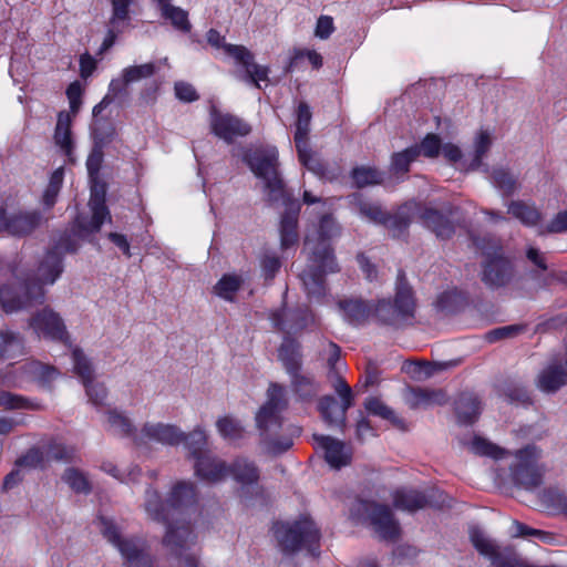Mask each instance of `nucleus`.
I'll return each mask as SVG.
<instances>
[{"instance_id": "nucleus-23", "label": "nucleus", "mask_w": 567, "mask_h": 567, "mask_svg": "<svg viewBox=\"0 0 567 567\" xmlns=\"http://www.w3.org/2000/svg\"><path fill=\"white\" fill-rule=\"evenodd\" d=\"M114 135V128L107 127V132L94 131L93 147L86 159V169L91 181H95L99 177V173L103 163V148L112 141Z\"/></svg>"}, {"instance_id": "nucleus-48", "label": "nucleus", "mask_w": 567, "mask_h": 567, "mask_svg": "<svg viewBox=\"0 0 567 567\" xmlns=\"http://www.w3.org/2000/svg\"><path fill=\"white\" fill-rule=\"evenodd\" d=\"M351 177L355 186L362 188L382 183L383 174L370 166H358L352 169Z\"/></svg>"}, {"instance_id": "nucleus-55", "label": "nucleus", "mask_w": 567, "mask_h": 567, "mask_svg": "<svg viewBox=\"0 0 567 567\" xmlns=\"http://www.w3.org/2000/svg\"><path fill=\"white\" fill-rule=\"evenodd\" d=\"M419 157V150L408 147L392 155L391 167L395 173H408L410 164Z\"/></svg>"}, {"instance_id": "nucleus-53", "label": "nucleus", "mask_w": 567, "mask_h": 567, "mask_svg": "<svg viewBox=\"0 0 567 567\" xmlns=\"http://www.w3.org/2000/svg\"><path fill=\"white\" fill-rule=\"evenodd\" d=\"M470 449L476 455L489 456L495 460H501L506 454L503 449L480 436L473 439Z\"/></svg>"}, {"instance_id": "nucleus-13", "label": "nucleus", "mask_w": 567, "mask_h": 567, "mask_svg": "<svg viewBox=\"0 0 567 567\" xmlns=\"http://www.w3.org/2000/svg\"><path fill=\"white\" fill-rule=\"evenodd\" d=\"M516 462L511 466L513 482L526 491L542 485L544 468L538 465L540 451L535 445H527L515 452Z\"/></svg>"}, {"instance_id": "nucleus-18", "label": "nucleus", "mask_w": 567, "mask_h": 567, "mask_svg": "<svg viewBox=\"0 0 567 567\" xmlns=\"http://www.w3.org/2000/svg\"><path fill=\"white\" fill-rule=\"evenodd\" d=\"M210 125L213 133L226 143H231L236 137H243L250 133V126L241 118L231 114H221L212 111Z\"/></svg>"}, {"instance_id": "nucleus-63", "label": "nucleus", "mask_w": 567, "mask_h": 567, "mask_svg": "<svg viewBox=\"0 0 567 567\" xmlns=\"http://www.w3.org/2000/svg\"><path fill=\"white\" fill-rule=\"evenodd\" d=\"M75 450L59 442L49 445L48 456L55 461L71 462L74 458Z\"/></svg>"}, {"instance_id": "nucleus-57", "label": "nucleus", "mask_w": 567, "mask_h": 567, "mask_svg": "<svg viewBox=\"0 0 567 567\" xmlns=\"http://www.w3.org/2000/svg\"><path fill=\"white\" fill-rule=\"evenodd\" d=\"M441 138L433 133L425 135L420 144L412 146V148L419 150V156L423 155L427 158H436L441 152Z\"/></svg>"}, {"instance_id": "nucleus-60", "label": "nucleus", "mask_w": 567, "mask_h": 567, "mask_svg": "<svg viewBox=\"0 0 567 567\" xmlns=\"http://www.w3.org/2000/svg\"><path fill=\"white\" fill-rule=\"evenodd\" d=\"M567 231V210L557 213L554 218L546 225H540L538 235L545 236L549 234H561Z\"/></svg>"}, {"instance_id": "nucleus-51", "label": "nucleus", "mask_w": 567, "mask_h": 567, "mask_svg": "<svg viewBox=\"0 0 567 567\" xmlns=\"http://www.w3.org/2000/svg\"><path fill=\"white\" fill-rule=\"evenodd\" d=\"M0 406L6 410H38L39 405L29 399L8 391H0Z\"/></svg>"}, {"instance_id": "nucleus-12", "label": "nucleus", "mask_w": 567, "mask_h": 567, "mask_svg": "<svg viewBox=\"0 0 567 567\" xmlns=\"http://www.w3.org/2000/svg\"><path fill=\"white\" fill-rule=\"evenodd\" d=\"M359 212L370 221L383 225L393 233L394 237H400L410 226L413 213L417 212L416 202H408L393 214L385 213L377 203L360 200L358 203Z\"/></svg>"}, {"instance_id": "nucleus-2", "label": "nucleus", "mask_w": 567, "mask_h": 567, "mask_svg": "<svg viewBox=\"0 0 567 567\" xmlns=\"http://www.w3.org/2000/svg\"><path fill=\"white\" fill-rule=\"evenodd\" d=\"M197 503L196 486L186 481L175 483L165 502L157 489L145 491L144 508L148 517L166 526L163 545L181 554L196 538L190 522L186 519Z\"/></svg>"}, {"instance_id": "nucleus-15", "label": "nucleus", "mask_w": 567, "mask_h": 567, "mask_svg": "<svg viewBox=\"0 0 567 567\" xmlns=\"http://www.w3.org/2000/svg\"><path fill=\"white\" fill-rule=\"evenodd\" d=\"M28 328L45 340L70 344V334L61 316L49 307L35 311L28 320Z\"/></svg>"}, {"instance_id": "nucleus-21", "label": "nucleus", "mask_w": 567, "mask_h": 567, "mask_svg": "<svg viewBox=\"0 0 567 567\" xmlns=\"http://www.w3.org/2000/svg\"><path fill=\"white\" fill-rule=\"evenodd\" d=\"M417 212L413 213L412 220L419 218L423 225L432 230L437 238L449 239L454 234V225L439 210L433 208L423 207L416 203Z\"/></svg>"}, {"instance_id": "nucleus-3", "label": "nucleus", "mask_w": 567, "mask_h": 567, "mask_svg": "<svg viewBox=\"0 0 567 567\" xmlns=\"http://www.w3.org/2000/svg\"><path fill=\"white\" fill-rule=\"evenodd\" d=\"M318 234L319 241L310 248L308 264L299 275L308 297L317 300L326 295L324 276L340 270L328 243L339 234V227L331 216L326 215L321 218Z\"/></svg>"}, {"instance_id": "nucleus-34", "label": "nucleus", "mask_w": 567, "mask_h": 567, "mask_svg": "<svg viewBox=\"0 0 567 567\" xmlns=\"http://www.w3.org/2000/svg\"><path fill=\"white\" fill-rule=\"evenodd\" d=\"M405 399L411 409L445 403L444 392L423 388H410Z\"/></svg>"}, {"instance_id": "nucleus-38", "label": "nucleus", "mask_w": 567, "mask_h": 567, "mask_svg": "<svg viewBox=\"0 0 567 567\" xmlns=\"http://www.w3.org/2000/svg\"><path fill=\"white\" fill-rule=\"evenodd\" d=\"M492 184L503 196L514 195L520 187L518 176L506 167H495L491 173Z\"/></svg>"}, {"instance_id": "nucleus-7", "label": "nucleus", "mask_w": 567, "mask_h": 567, "mask_svg": "<svg viewBox=\"0 0 567 567\" xmlns=\"http://www.w3.org/2000/svg\"><path fill=\"white\" fill-rule=\"evenodd\" d=\"M415 307L414 291L406 280L405 272L399 270L394 299L380 300L374 308V315L384 324L401 327L414 318Z\"/></svg>"}, {"instance_id": "nucleus-40", "label": "nucleus", "mask_w": 567, "mask_h": 567, "mask_svg": "<svg viewBox=\"0 0 567 567\" xmlns=\"http://www.w3.org/2000/svg\"><path fill=\"white\" fill-rule=\"evenodd\" d=\"M339 307L351 324L363 323L371 313V307L360 299L341 300Z\"/></svg>"}, {"instance_id": "nucleus-30", "label": "nucleus", "mask_w": 567, "mask_h": 567, "mask_svg": "<svg viewBox=\"0 0 567 567\" xmlns=\"http://www.w3.org/2000/svg\"><path fill=\"white\" fill-rule=\"evenodd\" d=\"M455 412L461 424H473L482 412L481 401L474 393H461L455 401Z\"/></svg>"}, {"instance_id": "nucleus-37", "label": "nucleus", "mask_w": 567, "mask_h": 567, "mask_svg": "<svg viewBox=\"0 0 567 567\" xmlns=\"http://www.w3.org/2000/svg\"><path fill=\"white\" fill-rule=\"evenodd\" d=\"M298 213L296 210H288L281 216L280 220V246L281 249H288L298 243Z\"/></svg>"}, {"instance_id": "nucleus-1", "label": "nucleus", "mask_w": 567, "mask_h": 567, "mask_svg": "<svg viewBox=\"0 0 567 567\" xmlns=\"http://www.w3.org/2000/svg\"><path fill=\"white\" fill-rule=\"evenodd\" d=\"M89 207L91 217L79 215L75 218L73 227L61 234L53 247L45 252L33 277L20 279L16 275V284L3 285L0 288V303L7 313L43 303V285H53L63 272V252H76L80 240L100 231L104 223H112L111 213L105 205L104 189L91 190Z\"/></svg>"}, {"instance_id": "nucleus-17", "label": "nucleus", "mask_w": 567, "mask_h": 567, "mask_svg": "<svg viewBox=\"0 0 567 567\" xmlns=\"http://www.w3.org/2000/svg\"><path fill=\"white\" fill-rule=\"evenodd\" d=\"M272 326L278 330L291 334L303 330L313 322V316L308 307L296 309L281 308L271 313Z\"/></svg>"}, {"instance_id": "nucleus-61", "label": "nucleus", "mask_w": 567, "mask_h": 567, "mask_svg": "<svg viewBox=\"0 0 567 567\" xmlns=\"http://www.w3.org/2000/svg\"><path fill=\"white\" fill-rule=\"evenodd\" d=\"M89 401L95 406L105 405L107 398V390L102 383H95L92 381L84 384Z\"/></svg>"}, {"instance_id": "nucleus-49", "label": "nucleus", "mask_w": 567, "mask_h": 567, "mask_svg": "<svg viewBox=\"0 0 567 567\" xmlns=\"http://www.w3.org/2000/svg\"><path fill=\"white\" fill-rule=\"evenodd\" d=\"M542 504L554 514L565 513L567 495L557 488H547L542 493Z\"/></svg>"}, {"instance_id": "nucleus-14", "label": "nucleus", "mask_w": 567, "mask_h": 567, "mask_svg": "<svg viewBox=\"0 0 567 567\" xmlns=\"http://www.w3.org/2000/svg\"><path fill=\"white\" fill-rule=\"evenodd\" d=\"M468 534L474 548L491 561L492 567H534L524 564L513 547H499L478 526H471Z\"/></svg>"}, {"instance_id": "nucleus-52", "label": "nucleus", "mask_w": 567, "mask_h": 567, "mask_svg": "<svg viewBox=\"0 0 567 567\" xmlns=\"http://www.w3.org/2000/svg\"><path fill=\"white\" fill-rule=\"evenodd\" d=\"M296 148L298 153V158L305 167H307L310 172L315 173L318 176H322L324 174V164L312 153L308 143H303V145H300V147Z\"/></svg>"}, {"instance_id": "nucleus-5", "label": "nucleus", "mask_w": 567, "mask_h": 567, "mask_svg": "<svg viewBox=\"0 0 567 567\" xmlns=\"http://www.w3.org/2000/svg\"><path fill=\"white\" fill-rule=\"evenodd\" d=\"M474 247L480 250L485 260L482 264L481 279L491 289L511 286L516 280L513 261L505 257L497 239L492 236L473 237Z\"/></svg>"}, {"instance_id": "nucleus-35", "label": "nucleus", "mask_w": 567, "mask_h": 567, "mask_svg": "<svg viewBox=\"0 0 567 567\" xmlns=\"http://www.w3.org/2000/svg\"><path fill=\"white\" fill-rule=\"evenodd\" d=\"M24 354V338L12 330H0V359H13Z\"/></svg>"}, {"instance_id": "nucleus-26", "label": "nucleus", "mask_w": 567, "mask_h": 567, "mask_svg": "<svg viewBox=\"0 0 567 567\" xmlns=\"http://www.w3.org/2000/svg\"><path fill=\"white\" fill-rule=\"evenodd\" d=\"M567 383L566 367L554 363L545 368L537 377V388L545 393H555Z\"/></svg>"}, {"instance_id": "nucleus-41", "label": "nucleus", "mask_w": 567, "mask_h": 567, "mask_svg": "<svg viewBox=\"0 0 567 567\" xmlns=\"http://www.w3.org/2000/svg\"><path fill=\"white\" fill-rule=\"evenodd\" d=\"M111 16L109 19L110 25H121L128 28L132 20V4L133 0H110Z\"/></svg>"}, {"instance_id": "nucleus-6", "label": "nucleus", "mask_w": 567, "mask_h": 567, "mask_svg": "<svg viewBox=\"0 0 567 567\" xmlns=\"http://www.w3.org/2000/svg\"><path fill=\"white\" fill-rule=\"evenodd\" d=\"M272 529L284 554L306 549L311 556H319L320 530L309 517L303 516L293 523L277 522Z\"/></svg>"}, {"instance_id": "nucleus-46", "label": "nucleus", "mask_w": 567, "mask_h": 567, "mask_svg": "<svg viewBox=\"0 0 567 567\" xmlns=\"http://www.w3.org/2000/svg\"><path fill=\"white\" fill-rule=\"evenodd\" d=\"M181 443H184L185 447L189 452V455L195 460L198 456L205 454L204 449L207 444V435L202 427L197 426L188 434L183 432Z\"/></svg>"}, {"instance_id": "nucleus-39", "label": "nucleus", "mask_w": 567, "mask_h": 567, "mask_svg": "<svg viewBox=\"0 0 567 567\" xmlns=\"http://www.w3.org/2000/svg\"><path fill=\"white\" fill-rule=\"evenodd\" d=\"M492 146V136L487 131H480L474 138L473 143V157L466 166L467 172H474L482 167L487 172V165L483 163V158L488 153Z\"/></svg>"}, {"instance_id": "nucleus-4", "label": "nucleus", "mask_w": 567, "mask_h": 567, "mask_svg": "<svg viewBox=\"0 0 567 567\" xmlns=\"http://www.w3.org/2000/svg\"><path fill=\"white\" fill-rule=\"evenodd\" d=\"M288 401L286 389L278 383H270L267 390V401L256 414V424L260 430L262 441L272 454H281L292 446V439H272L270 435L282 427L281 412L286 410Z\"/></svg>"}, {"instance_id": "nucleus-47", "label": "nucleus", "mask_w": 567, "mask_h": 567, "mask_svg": "<svg viewBox=\"0 0 567 567\" xmlns=\"http://www.w3.org/2000/svg\"><path fill=\"white\" fill-rule=\"evenodd\" d=\"M62 480L73 492L78 494L87 495L92 491L87 476L78 468H66L63 473Z\"/></svg>"}, {"instance_id": "nucleus-36", "label": "nucleus", "mask_w": 567, "mask_h": 567, "mask_svg": "<svg viewBox=\"0 0 567 567\" xmlns=\"http://www.w3.org/2000/svg\"><path fill=\"white\" fill-rule=\"evenodd\" d=\"M508 214L518 219L524 226H540L542 213L535 205H529L523 200H513L508 204Z\"/></svg>"}, {"instance_id": "nucleus-16", "label": "nucleus", "mask_w": 567, "mask_h": 567, "mask_svg": "<svg viewBox=\"0 0 567 567\" xmlns=\"http://www.w3.org/2000/svg\"><path fill=\"white\" fill-rule=\"evenodd\" d=\"M394 506L406 512H415L426 506L441 507L445 503L443 493L437 489H400L393 496Z\"/></svg>"}, {"instance_id": "nucleus-59", "label": "nucleus", "mask_w": 567, "mask_h": 567, "mask_svg": "<svg viewBox=\"0 0 567 567\" xmlns=\"http://www.w3.org/2000/svg\"><path fill=\"white\" fill-rule=\"evenodd\" d=\"M281 267L280 258L271 251H266L260 257V268L266 280H272Z\"/></svg>"}, {"instance_id": "nucleus-50", "label": "nucleus", "mask_w": 567, "mask_h": 567, "mask_svg": "<svg viewBox=\"0 0 567 567\" xmlns=\"http://www.w3.org/2000/svg\"><path fill=\"white\" fill-rule=\"evenodd\" d=\"M64 168L61 166L56 168L50 176L49 184L43 193L42 203L47 208H51L60 193L63 184Z\"/></svg>"}, {"instance_id": "nucleus-27", "label": "nucleus", "mask_w": 567, "mask_h": 567, "mask_svg": "<svg viewBox=\"0 0 567 567\" xmlns=\"http://www.w3.org/2000/svg\"><path fill=\"white\" fill-rule=\"evenodd\" d=\"M142 433L147 439L166 445H178L183 437V431L179 427L164 423H145Z\"/></svg>"}, {"instance_id": "nucleus-56", "label": "nucleus", "mask_w": 567, "mask_h": 567, "mask_svg": "<svg viewBox=\"0 0 567 567\" xmlns=\"http://www.w3.org/2000/svg\"><path fill=\"white\" fill-rule=\"evenodd\" d=\"M157 65L153 62L141 64V65H132L123 69L122 75L125 78L126 83L137 82L142 79L151 78L155 74L157 70Z\"/></svg>"}, {"instance_id": "nucleus-62", "label": "nucleus", "mask_w": 567, "mask_h": 567, "mask_svg": "<svg viewBox=\"0 0 567 567\" xmlns=\"http://www.w3.org/2000/svg\"><path fill=\"white\" fill-rule=\"evenodd\" d=\"M524 330L525 327L522 324H511L491 330L489 332H487L486 337L489 342H495L502 339L516 337Z\"/></svg>"}, {"instance_id": "nucleus-32", "label": "nucleus", "mask_w": 567, "mask_h": 567, "mask_svg": "<svg viewBox=\"0 0 567 567\" xmlns=\"http://www.w3.org/2000/svg\"><path fill=\"white\" fill-rule=\"evenodd\" d=\"M21 372V381H37L43 385L51 383L59 375L58 370L39 361H29L18 368Z\"/></svg>"}, {"instance_id": "nucleus-43", "label": "nucleus", "mask_w": 567, "mask_h": 567, "mask_svg": "<svg viewBox=\"0 0 567 567\" xmlns=\"http://www.w3.org/2000/svg\"><path fill=\"white\" fill-rule=\"evenodd\" d=\"M161 17L168 21L172 27L183 33H188L192 30V23L188 18V12L181 7L171 4L159 12Z\"/></svg>"}, {"instance_id": "nucleus-8", "label": "nucleus", "mask_w": 567, "mask_h": 567, "mask_svg": "<svg viewBox=\"0 0 567 567\" xmlns=\"http://www.w3.org/2000/svg\"><path fill=\"white\" fill-rule=\"evenodd\" d=\"M245 161L256 177L265 183V192L270 203L285 198L284 182L278 172V150L274 146L256 148L245 155Z\"/></svg>"}, {"instance_id": "nucleus-28", "label": "nucleus", "mask_w": 567, "mask_h": 567, "mask_svg": "<svg viewBox=\"0 0 567 567\" xmlns=\"http://www.w3.org/2000/svg\"><path fill=\"white\" fill-rule=\"evenodd\" d=\"M71 114L61 111L58 114V121L54 130V142L68 157L69 162H74V143L71 134Z\"/></svg>"}, {"instance_id": "nucleus-22", "label": "nucleus", "mask_w": 567, "mask_h": 567, "mask_svg": "<svg viewBox=\"0 0 567 567\" xmlns=\"http://www.w3.org/2000/svg\"><path fill=\"white\" fill-rule=\"evenodd\" d=\"M42 221L41 213L25 212L7 215L4 212L3 231L12 236H25L31 234Z\"/></svg>"}, {"instance_id": "nucleus-19", "label": "nucleus", "mask_w": 567, "mask_h": 567, "mask_svg": "<svg viewBox=\"0 0 567 567\" xmlns=\"http://www.w3.org/2000/svg\"><path fill=\"white\" fill-rule=\"evenodd\" d=\"M225 52L239 62L246 70L245 80L260 87V81H268L269 69L254 62V54L243 45L228 44Z\"/></svg>"}, {"instance_id": "nucleus-42", "label": "nucleus", "mask_w": 567, "mask_h": 567, "mask_svg": "<svg viewBox=\"0 0 567 567\" xmlns=\"http://www.w3.org/2000/svg\"><path fill=\"white\" fill-rule=\"evenodd\" d=\"M311 111L307 103L301 102L297 110V122L295 132L296 147H300L303 143H308V134L310 131Z\"/></svg>"}, {"instance_id": "nucleus-11", "label": "nucleus", "mask_w": 567, "mask_h": 567, "mask_svg": "<svg viewBox=\"0 0 567 567\" xmlns=\"http://www.w3.org/2000/svg\"><path fill=\"white\" fill-rule=\"evenodd\" d=\"M350 516L357 522H368L384 540H395L400 536L399 523L386 505L357 499L350 508Z\"/></svg>"}, {"instance_id": "nucleus-20", "label": "nucleus", "mask_w": 567, "mask_h": 567, "mask_svg": "<svg viewBox=\"0 0 567 567\" xmlns=\"http://www.w3.org/2000/svg\"><path fill=\"white\" fill-rule=\"evenodd\" d=\"M313 440L323 450L324 460L332 468L339 470L350 464L352 452L342 441L321 434H313Z\"/></svg>"}, {"instance_id": "nucleus-29", "label": "nucleus", "mask_w": 567, "mask_h": 567, "mask_svg": "<svg viewBox=\"0 0 567 567\" xmlns=\"http://www.w3.org/2000/svg\"><path fill=\"white\" fill-rule=\"evenodd\" d=\"M106 430L118 437H131L137 443L136 426L132 420L122 411L117 409H110L106 411Z\"/></svg>"}, {"instance_id": "nucleus-45", "label": "nucleus", "mask_w": 567, "mask_h": 567, "mask_svg": "<svg viewBox=\"0 0 567 567\" xmlns=\"http://www.w3.org/2000/svg\"><path fill=\"white\" fill-rule=\"evenodd\" d=\"M216 427L220 436L227 441L235 442L244 437L245 427L238 419L230 415L219 417Z\"/></svg>"}, {"instance_id": "nucleus-44", "label": "nucleus", "mask_w": 567, "mask_h": 567, "mask_svg": "<svg viewBox=\"0 0 567 567\" xmlns=\"http://www.w3.org/2000/svg\"><path fill=\"white\" fill-rule=\"evenodd\" d=\"M243 282V278L238 275H224L214 286V292L226 301H234L235 295L240 289Z\"/></svg>"}, {"instance_id": "nucleus-31", "label": "nucleus", "mask_w": 567, "mask_h": 567, "mask_svg": "<svg viewBox=\"0 0 567 567\" xmlns=\"http://www.w3.org/2000/svg\"><path fill=\"white\" fill-rule=\"evenodd\" d=\"M278 358L289 377L299 372L302 365L300 343L295 339L286 337L278 350Z\"/></svg>"}, {"instance_id": "nucleus-33", "label": "nucleus", "mask_w": 567, "mask_h": 567, "mask_svg": "<svg viewBox=\"0 0 567 567\" xmlns=\"http://www.w3.org/2000/svg\"><path fill=\"white\" fill-rule=\"evenodd\" d=\"M290 385L300 402H312L320 392V384L315 378L300 371L290 375Z\"/></svg>"}, {"instance_id": "nucleus-24", "label": "nucleus", "mask_w": 567, "mask_h": 567, "mask_svg": "<svg viewBox=\"0 0 567 567\" xmlns=\"http://www.w3.org/2000/svg\"><path fill=\"white\" fill-rule=\"evenodd\" d=\"M196 475L207 482H219L228 475V465L208 453L195 458Z\"/></svg>"}, {"instance_id": "nucleus-64", "label": "nucleus", "mask_w": 567, "mask_h": 567, "mask_svg": "<svg viewBox=\"0 0 567 567\" xmlns=\"http://www.w3.org/2000/svg\"><path fill=\"white\" fill-rule=\"evenodd\" d=\"M175 96L185 103H192L199 99L195 87L185 81H177L174 84Z\"/></svg>"}, {"instance_id": "nucleus-25", "label": "nucleus", "mask_w": 567, "mask_h": 567, "mask_svg": "<svg viewBox=\"0 0 567 567\" xmlns=\"http://www.w3.org/2000/svg\"><path fill=\"white\" fill-rule=\"evenodd\" d=\"M228 475L241 485V496L246 487H257L259 481V470L252 461L245 457L236 458L228 465Z\"/></svg>"}, {"instance_id": "nucleus-54", "label": "nucleus", "mask_w": 567, "mask_h": 567, "mask_svg": "<svg viewBox=\"0 0 567 567\" xmlns=\"http://www.w3.org/2000/svg\"><path fill=\"white\" fill-rule=\"evenodd\" d=\"M72 360L75 373L82 379L83 384L93 380L94 371L90 360L79 348L73 349Z\"/></svg>"}, {"instance_id": "nucleus-9", "label": "nucleus", "mask_w": 567, "mask_h": 567, "mask_svg": "<svg viewBox=\"0 0 567 567\" xmlns=\"http://www.w3.org/2000/svg\"><path fill=\"white\" fill-rule=\"evenodd\" d=\"M99 528L102 535L121 554L126 567H154L153 557L148 553L145 539L137 536H122L117 526L112 519L99 518Z\"/></svg>"}, {"instance_id": "nucleus-10", "label": "nucleus", "mask_w": 567, "mask_h": 567, "mask_svg": "<svg viewBox=\"0 0 567 567\" xmlns=\"http://www.w3.org/2000/svg\"><path fill=\"white\" fill-rule=\"evenodd\" d=\"M341 370H329L327 375L332 389L341 399V405H338L333 396L324 395L319 400L318 409L328 426L343 430L347 411L353 404V392L341 375Z\"/></svg>"}, {"instance_id": "nucleus-58", "label": "nucleus", "mask_w": 567, "mask_h": 567, "mask_svg": "<svg viewBox=\"0 0 567 567\" xmlns=\"http://www.w3.org/2000/svg\"><path fill=\"white\" fill-rule=\"evenodd\" d=\"M364 408L370 414L380 416L384 420H389L393 423H399L400 421L394 411L378 398H368L364 402Z\"/></svg>"}]
</instances>
